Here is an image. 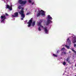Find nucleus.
<instances>
[{
    "instance_id": "2",
    "label": "nucleus",
    "mask_w": 76,
    "mask_h": 76,
    "mask_svg": "<svg viewBox=\"0 0 76 76\" xmlns=\"http://www.w3.org/2000/svg\"><path fill=\"white\" fill-rule=\"evenodd\" d=\"M28 1H27L26 0L24 1H22V0H19L18 1V3L20 4H26V2Z\"/></svg>"
},
{
    "instance_id": "26",
    "label": "nucleus",
    "mask_w": 76,
    "mask_h": 76,
    "mask_svg": "<svg viewBox=\"0 0 76 76\" xmlns=\"http://www.w3.org/2000/svg\"><path fill=\"white\" fill-rule=\"evenodd\" d=\"M41 23H40V22H39V26H41Z\"/></svg>"
},
{
    "instance_id": "6",
    "label": "nucleus",
    "mask_w": 76,
    "mask_h": 76,
    "mask_svg": "<svg viewBox=\"0 0 76 76\" xmlns=\"http://www.w3.org/2000/svg\"><path fill=\"white\" fill-rule=\"evenodd\" d=\"M14 15H12V17H14V18H18V12H15L14 13Z\"/></svg>"
},
{
    "instance_id": "15",
    "label": "nucleus",
    "mask_w": 76,
    "mask_h": 76,
    "mask_svg": "<svg viewBox=\"0 0 76 76\" xmlns=\"http://www.w3.org/2000/svg\"><path fill=\"white\" fill-rule=\"evenodd\" d=\"M35 21H34L32 23V26H34L35 25Z\"/></svg>"
},
{
    "instance_id": "22",
    "label": "nucleus",
    "mask_w": 76,
    "mask_h": 76,
    "mask_svg": "<svg viewBox=\"0 0 76 76\" xmlns=\"http://www.w3.org/2000/svg\"><path fill=\"white\" fill-rule=\"evenodd\" d=\"M42 22H43V20H39V22H40L41 23H42Z\"/></svg>"
},
{
    "instance_id": "21",
    "label": "nucleus",
    "mask_w": 76,
    "mask_h": 76,
    "mask_svg": "<svg viewBox=\"0 0 76 76\" xmlns=\"http://www.w3.org/2000/svg\"><path fill=\"white\" fill-rule=\"evenodd\" d=\"M53 56H54V57H57V55H55V54H53Z\"/></svg>"
},
{
    "instance_id": "8",
    "label": "nucleus",
    "mask_w": 76,
    "mask_h": 76,
    "mask_svg": "<svg viewBox=\"0 0 76 76\" xmlns=\"http://www.w3.org/2000/svg\"><path fill=\"white\" fill-rule=\"evenodd\" d=\"M51 22V21H50V19H48L47 21V22H46V25L47 26V25H48L50 23V22Z\"/></svg>"
},
{
    "instance_id": "3",
    "label": "nucleus",
    "mask_w": 76,
    "mask_h": 76,
    "mask_svg": "<svg viewBox=\"0 0 76 76\" xmlns=\"http://www.w3.org/2000/svg\"><path fill=\"white\" fill-rule=\"evenodd\" d=\"M19 13L21 15V16L22 18H25V14H24V12L23 11H20V12H19Z\"/></svg>"
},
{
    "instance_id": "16",
    "label": "nucleus",
    "mask_w": 76,
    "mask_h": 76,
    "mask_svg": "<svg viewBox=\"0 0 76 76\" xmlns=\"http://www.w3.org/2000/svg\"><path fill=\"white\" fill-rule=\"evenodd\" d=\"M6 9H9L10 8V6L9 5H6Z\"/></svg>"
},
{
    "instance_id": "10",
    "label": "nucleus",
    "mask_w": 76,
    "mask_h": 76,
    "mask_svg": "<svg viewBox=\"0 0 76 76\" xmlns=\"http://www.w3.org/2000/svg\"><path fill=\"white\" fill-rule=\"evenodd\" d=\"M72 43H76V38H74L72 39Z\"/></svg>"
},
{
    "instance_id": "25",
    "label": "nucleus",
    "mask_w": 76,
    "mask_h": 76,
    "mask_svg": "<svg viewBox=\"0 0 76 76\" xmlns=\"http://www.w3.org/2000/svg\"><path fill=\"white\" fill-rule=\"evenodd\" d=\"M61 56H63V55H64V53L63 52H62L61 53Z\"/></svg>"
},
{
    "instance_id": "11",
    "label": "nucleus",
    "mask_w": 76,
    "mask_h": 76,
    "mask_svg": "<svg viewBox=\"0 0 76 76\" xmlns=\"http://www.w3.org/2000/svg\"><path fill=\"white\" fill-rule=\"evenodd\" d=\"M41 11H39V13L37 14V17L41 16Z\"/></svg>"
},
{
    "instance_id": "39",
    "label": "nucleus",
    "mask_w": 76,
    "mask_h": 76,
    "mask_svg": "<svg viewBox=\"0 0 76 76\" xmlns=\"http://www.w3.org/2000/svg\"><path fill=\"white\" fill-rule=\"evenodd\" d=\"M66 76H68V75H67Z\"/></svg>"
},
{
    "instance_id": "19",
    "label": "nucleus",
    "mask_w": 76,
    "mask_h": 76,
    "mask_svg": "<svg viewBox=\"0 0 76 76\" xmlns=\"http://www.w3.org/2000/svg\"><path fill=\"white\" fill-rule=\"evenodd\" d=\"M63 65H64V66H65V65H66V62L64 61V62L63 63Z\"/></svg>"
},
{
    "instance_id": "24",
    "label": "nucleus",
    "mask_w": 76,
    "mask_h": 76,
    "mask_svg": "<svg viewBox=\"0 0 76 76\" xmlns=\"http://www.w3.org/2000/svg\"><path fill=\"white\" fill-rule=\"evenodd\" d=\"M28 3H31V2H32V1H31V0H29L28 1Z\"/></svg>"
},
{
    "instance_id": "12",
    "label": "nucleus",
    "mask_w": 76,
    "mask_h": 76,
    "mask_svg": "<svg viewBox=\"0 0 76 76\" xmlns=\"http://www.w3.org/2000/svg\"><path fill=\"white\" fill-rule=\"evenodd\" d=\"M48 19H51V20H52V17H51L50 16V15H48Z\"/></svg>"
},
{
    "instance_id": "28",
    "label": "nucleus",
    "mask_w": 76,
    "mask_h": 76,
    "mask_svg": "<svg viewBox=\"0 0 76 76\" xmlns=\"http://www.w3.org/2000/svg\"><path fill=\"white\" fill-rule=\"evenodd\" d=\"M25 18L22 17V18H21V20H23V18Z\"/></svg>"
},
{
    "instance_id": "14",
    "label": "nucleus",
    "mask_w": 76,
    "mask_h": 76,
    "mask_svg": "<svg viewBox=\"0 0 76 76\" xmlns=\"http://www.w3.org/2000/svg\"><path fill=\"white\" fill-rule=\"evenodd\" d=\"M71 50H72V51H73L74 53H75V54H76V51L75 50H74V49H73L72 48V49H71Z\"/></svg>"
},
{
    "instance_id": "30",
    "label": "nucleus",
    "mask_w": 76,
    "mask_h": 76,
    "mask_svg": "<svg viewBox=\"0 0 76 76\" xmlns=\"http://www.w3.org/2000/svg\"><path fill=\"white\" fill-rule=\"evenodd\" d=\"M23 9L22 8H21V10H20V11H23L24 12V11H23Z\"/></svg>"
},
{
    "instance_id": "29",
    "label": "nucleus",
    "mask_w": 76,
    "mask_h": 76,
    "mask_svg": "<svg viewBox=\"0 0 76 76\" xmlns=\"http://www.w3.org/2000/svg\"><path fill=\"white\" fill-rule=\"evenodd\" d=\"M59 52H60V50H59L57 51V54H58Z\"/></svg>"
},
{
    "instance_id": "9",
    "label": "nucleus",
    "mask_w": 76,
    "mask_h": 76,
    "mask_svg": "<svg viewBox=\"0 0 76 76\" xmlns=\"http://www.w3.org/2000/svg\"><path fill=\"white\" fill-rule=\"evenodd\" d=\"M43 29L45 30V33H46V34H47V33H48V30L47 29V27H46L45 28H44Z\"/></svg>"
},
{
    "instance_id": "37",
    "label": "nucleus",
    "mask_w": 76,
    "mask_h": 76,
    "mask_svg": "<svg viewBox=\"0 0 76 76\" xmlns=\"http://www.w3.org/2000/svg\"><path fill=\"white\" fill-rule=\"evenodd\" d=\"M34 4V2H33L32 3V5Z\"/></svg>"
},
{
    "instance_id": "38",
    "label": "nucleus",
    "mask_w": 76,
    "mask_h": 76,
    "mask_svg": "<svg viewBox=\"0 0 76 76\" xmlns=\"http://www.w3.org/2000/svg\"><path fill=\"white\" fill-rule=\"evenodd\" d=\"M75 67H76V63L75 64Z\"/></svg>"
},
{
    "instance_id": "17",
    "label": "nucleus",
    "mask_w": 76,
    "mask_h": 76,
    "mask_svg": "<svg viewBox=\"0 0 76 76\" xmlns=\"http://www.w3.org/2000/svg\"><path fill=\"white\" fill-rule=\"evenodd\" d=\"M67 41H68V43H69V42H71L70 41V39H69V38H68L67 39Z\"/></svg>"
},
{
    "instance_id": "18",
    "label": "nucleus",
    "mask_w": 76,
    "mask_h": 76,
    "mask_svg": "<svg viewBox=\"0 0 76 76\" xmlns=\"http://www.w3.org/2000/svg\"><path fill=\"white\" fill-rule=\"evenodd\" d=\"M21 7H22V6H21L19 5L18 6V9H21Z\"/></svg>"
},
{
    "instance_id": "20",
    "label": "nucleus",
    "mask_w": 76,
    "mask_h": 76,
    "mask_svg": "<svg viewBox=\"0 0 76 76\" xmlns=\"http://www.w3.org/2000/svg\"><path fill=\"white\" fill-rule=\"evenodd\" d=\"M38 30L39 31H41V28L40 27H39L38 28Z\"/></svg>"
},
{
    "instance_id": "36",
    "label": "nucleus",
    "mask_w": 76,
    "mask_h": 76,
    "mask_svg": "<svg viewBox=\"0 0 76 76\" xmlns=\"http://www.w3.org/2000/svg\"><path fill=\"white\" fill-rule=\"evenodd\" d=\"M29 13H26V15H29Z\"/></svg>"
},
{
    "instance_id": "7",
    "label": "nucleus",
    "mask_w": 76,
    "mask_h": 76,
    "mask_svg": "<svg viewBox=\"0 0 76 76\" xmlns=\"http://www.w3.org/2000/svg\"><path fill=\"white\" fill-rule=\"evenodd\" d=\"M39 12H40V14L42 16H45V12H44L43 10H41L40 11H39Z\"/></svg>"
},
{
    "instance_id": "4",
    "label": "nucleus",
    "mask_w": 76,
    "mask_h": 76,
    "mask_svg": "<svg viewBox=\"0 0 76 76\" xmlns=\"http://www.w3.org/2000/svg\"><path fill=\"white\" fill-rule=\"evenodd\" d=\"M1 17L2 19L1 21V22L3 23V22L4 20L6 19V15H4V16L1 15Z\"/></svg>"
},
{
    "instance_id": "31",
    "label": "nucleus",
    "mask_w": 76,
    "mask_h": 76,
    "mask_svg": "<svg viewBox=\"0 0 76 76\" xmlns=\"http://www.w3.org/2000/svg\"><path fill=\"white\" fill-rule=\"evenodd\" d=\"M74 47H76V44H74Z\"/></svg>"
},
{
    "instance_id": "33",
    "label": "nucleus",
    "mask_w": 76,
    "mask_h": 76,
    "mask_svg": "<svg viewBox=\"0 0 76 76\" xmlns=\"http://www.w3.org/2000/svg\"><path fill=\"white\" fill-rule=\"evenodd\" d=\"M40 26L41 27V28H43V27H44V26H42V25H40Z\"/></svg>"
},
{
    "instance_id": "23",
    "label": "nucleus",
    "mask_w": 76,
    "mask_h": 76,
    "mask_svg": "<svg viewBox=\"0 0 76 76\" xmlns=\"http://www.w3.org/2000/svg\"><path fill=\"white\" fill-rule=\"evenodd\" d=\"M65 49L64 48H62L61 49V51H64V50Z\"/></svg>"
},
{
    "instance_id": "34",
    "label": "nucleus",
    "mask_w": 76,
    "mask_h": 76,
    "mask_svg": "<svg viewBox=\"0 0 76 76\" xmlns=\"http://www.w3.org/2000/svg\"><path fill=\"white\" fill-rule=\"evenodd\" d=\"M64 54H67V53L65 52H64Z\"/></svg>"
},
{
    "instance_id": "35",
    "label": "nucleus",
    "mask_w": 76,
    "mask_h": 76,
    "mask_svg": "<svg viewBox=\"0 0 76 76\" xmlns=\"http://www.w3.org/2000/svg\"><path fill=\"white\" fill-rule=\"evenodd\" d=\"M6 16H9V15L8 14H7V13H6V14H5Z\"/></svg>"
},
{
    "instance_id": "27",
    "label": "nucleus",
    "mask_w": 76,
    "mask_h": 76,
    "mask_svg": "<svg viewBox=\"0 0 76 76\" xmlns=\"http://www.w3.org/2000/svg\"><path fill=\"white\" fill-rule=\"evenodd\" d=\"M69 46H70V45H72V43H71V42H69Z\"/></svg>"
},
{
    "instance_id": "32",
    "label": "nucleus",
    "mask_w": 76,
    "mask_h": 76,
    "mask_svg": "<svg viewBox=\"0 0 76 76\" xmlns=\"http://www.w3.org/2000/svg\"><path fill=\"white\" fill-rule=\"evenodd\" d=\"M10 10H12V8H10H10H9Z\"/></svg>"
},
{
    "instance_id": "5",
    "label": "nucleus",
    "mask_w": 76,
    "mask_h": 76,
    "mask_svg": "<svg viewBox=\"0 0 76 76\" xmlns=\"http://www.w3.org/2000/svg\"><path fill=\"white\" fill-rule=\"evenodd\" d=\"M66 62H68V63L70 64L71 63V61H70V57L69 56H68L67 57L66 59Z\"/></svg>"
},
{
    "instance_id": "13",
    "label": "nucleus",
    "mask_w": 76,
    "mask_h": 76,
    "mask_svg": "<svg viewBox=\"0 0 76 76\" xmlns=\"http://www.w3.org/2000/svg\"><path fill=\"white\" fill-rule=\"evenodd\" d=\"M65 47L67 48V49H70V47L69 46H67V45H65Z\"/></svg>"
},
{
    "instance_id": "1",
    "label": "nucleus",
    "mask_w": 76,
    "mask_h": 76,
    "mask_svg": "<svg viewBox=\"0 0 76 76\" xmlns=\"http://www.w3.org/2000/svg\"><path fill=\"white\" fill-rule=\"evenodd\" d=\"M33 19L32 18H31L30 20L28 22H27V24H28V27H30L31 26V25H32V20Z\"/></svg>"
}]
</instances>
